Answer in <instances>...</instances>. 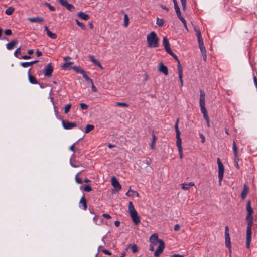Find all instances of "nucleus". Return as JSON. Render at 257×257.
I'll list each match as a JSON object with an SVG mask.
<instances>
[{"mask_svg": "<svg viewBox=\"0 0 257 257\" xmlns=\"http://www.w3.org/2000/svg\"><path fill=\"white\" fill-rule=\"evenodd\" d=\"M199 48L202 54H205L206 53V50L204 45L199 47Z\"/></svg>", "mask_w": 257, "mask_h": 257, "instance_id": "obj_50", "label": "nucleus"}, {"mask_svg": "<svg viewBox=\"0 0 257 257\" xmlns=\"http://www.w3.org/2000/svg\"><path fill=\"white\" fill-rule=\"evenodd\" d=\"M144 162L148 165H150L151 163L152 160L150 158L148 157L146 158V159L145 160V161Z\"/></svg>", "mask_w": 257, "mask_h": 257, "instance_id": "obj_55", "label": "nucleus"}, {"mask_svg": "<svg viewBox=\"0 0 257 257\" xmlns=\"http://www.w3.org/2000/svg\"><path fill=\"white\" fill-rule=\"evenodd\" d=\"M72 105L71 104H68L66 105L64 107V113L67 114L69 112Z\"/></svg>", "mask_w": 257, "mask_h": 257, "instance_id": "obj_42", "label": "nucleus"}, {"mask_svg": "<svg viewBox=\"0 0 257 257\" xmlns=\"http://www.w3.org/2000/svg\"><path fill=\"white\" fill-rule=\"evenodd\" d=\"M14 56L19 59L20 58V57H21V47L17 48L15 50V51L14 52Z\"/></svg>", "mask_w": 257, "mask_h": 257, "instance_id": "obj_36", "label": "nucleus"}, {"mask_svg": "<svg viewBox=\"0 0 257 257\" xmlns=\"http://www.w3.org/2000/svg\"><path fill=\"white\" fill-rule=\"evenodd\" d=\"M233 154H234V162L235 164V166L236 168L239 169V166L238 164V162L239 160V158L238 156V149L237 147V145L236 144V143L235 141H233V147H232Z\"/></svg>", "mask_w": 257, "mask_h": 257, "instance_id": "obj_6", "label": "nucleus"}, {"mask_svg": "<svg viewBox=\"0 0 257 257\" xmlns=\"http://www.w3.org/2000/svg\"><path fill=\"white\" fill-rule=\"evenodd\" d=\"M174 9H175V11H177L180 10V8L178 6V3H176V4H174Z\"/></svg>", "mask_w": 257, "mask_h": 257, "instance_id": "obj_62", "label": "nucleus"}, {"mask_svg": "<svg viewBox=\"0 0 257 257\" xmlns=\"http://www.w3.org/2000/svg\"><path fill=\"white\" fill-rule=\"evenodd\" d=\"M79 207L83 210H86L87 208V200L85 198V195L81 197L79 203Z\"/></svg>", "mask_w": 257, "mask_h": 257, "instance_id": "obj_11", "label": "nucleus"}, {"mask_svg": "<svg viewBox=\"0 0 257 257\" xmlns=\"http://www.w3.org/2000/svg\"><path fill=\"white\" fill-rule=\"evenodd\" d=\"M111 183L113 186L117 190H120L121 188V185L119 182L118 181L117 179L113 176L111 179Z\"/></svg>", "mask_w": 257, "mask_h": 257, "instance_id": "obj_20", "label": "nucleus"}, {"mask_svg": "<svg viewBox=\"0 0 257 257\" xmlns=\"http://www.w3.org/2000/svg\"><path fill=\"white\" fill-rule=\"evenodd\" d=\"M82 76H83V78L87 82H90V83H92V80L86 74V72L85 71L84 72V73H83V74H82Z\"/></svg>", "mask_w": 257, "mask_h": 257, "instance_id": "obj_39", "label": "nucleus"}, {"mask_svg": "<svg viewBox=\"0 0 257 257\" xmlns=\"http://www.w3.org/2000/svg\"><path fill=\"white\" fill-rule=\"evenodd\" d=\"M59 2L62 6L65 7L69 11L71 12L74 11V6L73 5L69 4L67 0H59Z\"/></svg>", "mask_w": 257, "mask_h": 257, "instance_id": "obj_10", "label": "nucleus"}, {"mask_svg": "<svg viewBox=\"0 0 257 257\" xmlns=\"http://www.w3.org/2000/svg\"><path fill=\"white\" fill-rule=\"evenodd\" d=\"M249 192V188L246 184H244L243 185V190L241 192V198L242 199H245L247 195L248 194Z\"/></svg>", "mask_w": 257, "mask_h": 257, "instance_id": "obj_21", "label": "nucleus"}, {"mask_svg": "<svg viewBox=\"0 0 257 257\" xmlns=\"http://www.w3.org/2000/svg\"><path fill=\"white\" fill-rule=\"evenodd\" d=\"M201 112L203 114V117L204 119L206 120V121H208V120H209V116H208L207 111L205 108V107H202L200 108Z\"/></svg>", "mask_w": 257, "mask_h": 257, "instance_id": "obj_29", "label": "nucleus"}, {"mask_svg": "<svg viewBox=\"0 0 257 257\" xmlns=\"http://www.w3.org/2000/svg\"><path fill=\"white\" fill-rule=\"evenodd\" d=\"M199 136H200V138L201 139V142L202 143H204V142L205 141V136L203 135V134H199Z\"/></svg>", "mask_w": 257, "mask_h": 257, "instance_id": "obj_59", "label": "nucleus"}, {"mask_svg": "<svg viewBox=\"0 0 257 257\" xmlns=\"http://www.w3.org/2000/svg\"><path fill=\"white\" fill-rule=\"evenodd\" d=\"M80 106L82 110H87L88 108V106L83 103H81Z\"/></svg>", "mask_w": 257, "mask_h": 257, "instance_id": "obj_49", "label": "nucleus"}, {"mask_svg": "<svg viewBox=\"0 0 257 257\" xmlns=\"http://www.w3.org/2000/svg\"><path fill=\"white\" fill-rule=\"evenodd\" d=\"M179 122V118H177L175 124V129L176 133V146L177 147L178 149L179 157L180 159H182L183 158V150L181 145L182 140L180 137V132L178 127Z\"/></svg>", "mask_w": 257, "mask_h": 257, "instance_id": "obj_2", "label": "nucleus"}, {"mask_svg": "<svg viewBox=\"0 0 257 257\" xmlns=\"http://www.w3.org/2000/svg\"><path fill=\"white\" fill-rule=\"evenodd\" d=\"M160 7L165 10H166L167 11H169V9L165 6V5H162V4H161L160 5Z\"/></svg>", "mask_w": 257, "mask_h": 257, "instance_id": "obj_61", "label": "nucleus"}, {"mask_svg": "<svg viewBox=\"0 0 257 257\" xmlns=\"http://www.w3.org/2000/svg\"><path fill=\"white\" fill-rule=\"evenodd\" d=\"M76 23L78 26H79L82 30H85L86 29V26L82 22H80L78 20H75Z\"/></svg>", "mask_w": 257, "mask_h": 257, "instance_id": "obj_37", "label": "nucleus"}, {"mask_svg": "<svg viewBox=\"0 0 257 257\" xmlns=\"http://www.w3.org/2000/svg\"><path fill=\"white\" fill-rule=\"evenodd\" d=\"M115 104H116V106H121V107H128L129 106V105L128 104L124 103V102H116Z\"/></svg>", "mask_w": 257, "mask_h": 257, "instance_id": "obj_41", "label": "nucleus"}, {"mask_svg": "<svg viewBox=\"0 0 257 257\" xmlns=\"http://www.w3.org/2000/svg\"><path fill=\"white\" fill-rule=\"evenodd\" d=\"M128 211L131 219L136 225L140 224L141 220L140 217L138 215V213L136 211L132 202L130 201L128 203Z\"/></svg>", "mask_w": 257, "mask_h": 257, "instance_id": "obj_4", "label": "nucleus"}, {"mask_svg": "<svg viewBox=\"0 0 257 257\" xmlns=\"http://www.w3.org/2000/svg\"><path fill=\"white\" fill-rule=\"evenodd\" d=\"M159 71L160 72H162L165 75H167L168 74V70L167 67L163 65L162 62L160 63Z\"/></svg>", "mask_w": 257, "mask_h": 257, "instance_id": "obj_25", "label": "nucleus"}, {"mask_svg": "<svg viewBox=\"0 0 257 257\" xmlns=\"http://www.w3.org/2000/svg\"><path fill=\"white\" fill-rule=\"evenodd\" d=\"M44 5L46 6H47L51 11H54L56 10L54 6H53L52 5H51L50 3L45 2L44 3Z\"/></svg>", "mask_w": 257, "mask_h": 257, "instance_id": "obj_40", "label": "nucleus"}, {"mask_svg": "<svg viewBox=\"0 0 257 257\" xmlns=\"http://www.w3.org/2000/svg\"><path fill=\"white\" fill-rule=\"evenodd\" d=\"M80 172L77 173V175L75 176V181L78 184H82V180L81 178L78 177V175L79 174Z\"/></svg>", "mask_w": 257, "mask_h": 257, "instance_id": "obj_47", "label": "nucleus"}, {"mask_svg": "<svg viewBox=\"0 0 257 257\" xmlns=\"http://www.w3.org/2000/svg\"><path fill=\"white\" fill-rule=\"evenodd\" d=\"M177 67L179 79V81L180 82L181 86L182 87L183 86V68H182L181 64L179 63L178 64H177Z\"/></svg>", "mask_w": 257, "mask_h": 257, "instance_id": "obj_12", "label": "nucleus"}, {"mask_svg": "<svg viewBox=\"0 0 257 257\" xmlns=\"http://www.w3.org/2000/svg\"><path fill=\"white\" fill-rule=\"evenodd\" d=\"M102 216H103V217H104L105 218H107V219H110V218H111V216H110L109 214H106H106H103L102 215Z\"/></svg>", "mask_w": 257, "mask_h": 257, "instance_id": "obj_63", "label": "nucleus"}, {"mask_svg": "<svg viewBox=\"0 0 257 257\" xmlns=\"http://www.w3.org/2000/svg\"><path fill=\"white\" fill-rule=\"evenodd\" d=\"M84 191L89 192L92 191V188L89 185H85L83 188Z\"/></svg>", "mask_w": 257, "mask_h": 257, "instance_id": "obj_44", "label": "nucleus"}, {"mask_svg": "<svg viewBox=\"0 0 257 257\" xmlns=\"http://www.w3.org/2000/svg\"><path fill=\"white\" fill-rule=\"evenodd\" d=\"M180 225L177 224L174 226V230L175 231H178L180 230Z\"/></svg>", "mask_w": 257, "mask_h": 257, "instance_id": "obj_60", "label": "nucleus"}, {"mask_svg": "<svg viewBox=\"0 0 257 257\" xmlns=\"http://www.w3.org/2000/svg\"><path fill=\"white\" fill-rule=\"evenodd\" d=\"M101 251L104 253V254L108 255H111L112 254L111 252L109 251V250L104 249L101 250Z\"/></svg>", "mask_w": 257, "mask_h": 257, "instance_id": "obj_53", "label": "nucleus"}, {"mask_svg": "<svg viewBox=\"0 0 257 257\" xmlns=\"http://www.w3.org/2000/svg\"><path fill=\"white\" fill-rule=\"evenodd\" d=\"M91 83L92 84V86H91L92 91L94 92H97V89L96 87L95 86V85H94L93 82L92 81V83Z\"/></svg>", "mask_w": 257, "mask_h": 257, "instance_id": "obj_56", "label": "nucleus"}, {"mask_svg": "<svg viewBox=\"0 0 257 257\" xmlns=\"http://www.w3.org/2000/svg\"><path fill=\"white\" fill-rule=\"evenodd\" d=\"M181 3L182 6V9L184 11L186 10V4H187V0H181Z\"/></svg>", "mask_w": 257, "mask_h": 257, "instance_id": "obj_43", "label": "nucleus"}, {"mask_svg": "<svg viewBox=\"0 0 257 257\" xmlns=\"http://www.w3.org/2000/svg\"><path fill=\"white\" fill-rule=\"evenodd\" d=\"M73 63V62H66L62 66V68L65 70H69L72 69V67H70V65H72Z\"/></svg>", "mask_w": 257, "mask_h": 257, "instance_id": "obj_28", "label": "nucleus"}, {"mask_svg": "<svg viewBox=\"0 0 257 257\" xmlns=\"http://www.w3.org/2000/svg\"><path fill=\"white\" fill-rule=\"evenodd\" d=\"M62 124L63 127L66 130H71L77 126L76 122H69L64 120H62Z\"/></svg>", "mask_w": 257, "mask_h": 257, "instance_id": "obj_9", "label": "nucleus"}, {"mask_svg": "<svg viewBox=\"0 0 257 257\" xmlns=\"http://www.w3.org/2000/svg\"><path fill=\"white\" fill-rule=\"evenodd\" d=\"M129 18L127 14L124 15V26L126 27L128 25Z\"/></svg>", "mask_w": 257, "mask_h": 257, "instance_id": "obj_38", "label": "nucleus"}, {"mask_svg": "<svg viewBox=\"0 0 257 257\" xmlns=\"http://www.w3.org/2000/svg\"><path fill=\"white\" fill-rule=\"evenodd\" d=\"M171 257H184V255H180L178 254H174L171 256Z\"/></svg>", "mask_w": 257, "mask_h": 257, "instance_id": "obj_64", "label": "nucleus"}, {"mask_svg": "<svg viewBox=\"0 0 257 257\" xmlns=\"http://www.w3.org/2000/svg\"><path fill=\"white\" fill-rule=\"evenodd\" d=\"M180 21L182 22V23L183 24V25L184 26V27L185 28V29L188 31V28H187V24H186V20H185V19L184 18H182V19H180Z\"/></svg>", "mask_w": 257, "mask_h": 257, "instance_id": "obj_52", "label": "nucleus"}, {"mask_svg": "<svg viewBox=\"0 0 257 257\" xmlns=\"http://www.w3.org/2000/svg\"><path fill=\"white\" fill-rule=\"evenodd\" d=\"M163 45L164 47V49L168 53V52H172V50L170 47L169 42L167 37H164L163 39Z\"/></svg>", "mask_w": 257, "mask_h": 257, "instance_id": "obj_16", "label": "nucleus"}, {"mask_svg": "<svg viewBox=\"0 0 257 257\" xmlns=\"http://www.w3.org/2000/svg\"><path fill=\"white\" fill-rule=\"evenodd\" d=\"M28 20L31 22H37L39 23H41L44 22V19L40 17L29 18Z\"/></svg>", "mask_w": 257, "mask_h": 257, "instance_id": "obj_23", "label": "nucleus"}, {"mask_svg": "<svg viewBox=\"0 0 257 257\" xmlns=\"http://www.w3.org/2000/svg\"><path fill=\"white\" fill-rule=\"evenodd\" d=\"M160 240L158 238V235L155 233L152 234L149 239L150 243L153 245H157V243H159V241Z\"/></svg>", "mask_w": 257, "mask_h": 257, "instance_id": "obj_19", "label": "nucleus"}, {"mask_svg": "<svg viewBox=\"0 0 257 257\" xmlns=\"http://www.w3.org/2000/svg\"><path fill=\"white\" fill-rule=\"evenodd\" d=\"M246 210L247 212V214L245 218L247 223L246 229V247L247 248H249L251 241V230L253 221V217L252 216L253 210L251 206L250 200H248L247 202Z\"/></svg>", "mask_w": 257, "mask_h": 257, "instance_id": "obj_1", "label": "nucleus"}, {"mask_svg": "<svg viewBox=\"0 0 257 257\" xmlns=\"http://www.w3.org/2000/svg\"><path fill=\"white\" fill-rule=\"evenodd\" d=\"M5 34L7 36H10L12 34V32L11 29H6L4 31Z\"/></svg>", "mask_w": 257, "mask_h": 257, "instance_id": "obj_51", "label": "nucleus"}, {"mask_svg": "<svg viewBox=\"0 0 257 257\" xmlns=\"http://www.w3.org/2000/svg\"><path fill=\"white\" fill-rule=\"evenodd\" d=\"M54 112H55V114L56 116V117L58 118V119H61V116H60L59 115V112H58V111L57 110V108L55 106V105H54Z\"/></svg>", "mask_w": 257, "mask_h": 257, "instance_id": "obj_48", "label": "nucleus"}, {"mask_svg": "<svg viewBox=\"0 0 257 257\" xmlns=\"http://www.w3.org/2000/svg\"><path fill=\"white\" fill-rule=\"evenodd\" d=\"M168 54H169L171 56H172L173 58H175V59L178 62V64L180 63V61L178 59V57L173 52V51H172V52H170V51L168 52Z\"/></svg>", "mask_w": 257, "mask_h": 257, "instance_id": "obj_46", "label": "nucleus"}, {"mask_svg": "<svg viewBox=\"0 0 257 257\" xmlns=\"http://www.w3.org/2000/svg\"><path fill=\"white\" fill-rule=\"evenodd\" d=\"M94 129V126L92 124H87L86 126L85 133L87 134Z\"/></svg>", "mask_w": 257, "mask_h": 257, "instance_id": "obj_34", "label": "nucleus"}, {"mask_svg": "<svg viewBox=\"0 0 257 257\" xmlns=\"http://www.w3.org/2000/svg\"><path fill=\"white\" fill-rule=\"evenodd\" d=\"M159 246L154 252V256L155 257L159 256L163 252L165 248V245L163 240H160V241H159Z\"/></svg>", "mask_w": 257, "mask_h": 257, "instance_id": "obj_8", "label": "nucleus"}, {"mask_svg": "<svg viewBox=\"0 0 257 257\" xmlns=\"http://www.w3.org/2000/svg\"><path fill=\"white\" fill-rule=\"evenodd\" d=\"M78 16L82 19L87 20L90 18L89 15L85 14L84 12H80L78 14Z\"/></svg>", "mask_w": 257, "mask_h": 257, "instance_id": "obj_30", "label": "nucleus"}, {"mask_svg": "<svg viewBox=\"0 0 257 257\" xmlns=\"http://www.w3.org/2000/svg\"><path fill=\"white\" fill-rule=\"evenodd\" d=\"M200 95L199 98V104L200 108L205 107V94L204 92L202 90H200Z\"/></svg>", "mask_w": 257, "mask_h": 257, "instance_id": "obj_13", "label": "nucleus"}, {"mask_svg": "<svg viewBox=\"0 0 257 257\" xmlns=\"http://www.w3.org/2000/svg\"><path fill=\"white\" fill-rule=\"evenodd\" d=\"M147 41L149 48H157L159 46V38L154 31L147 35Z\"/></svg>", "mask_w": 257, "mask_h": 257, "instance_id": "obj_3", "label": "nucleus"}, {"mask_svg": "<svg viewBox=\"0 0 257 257\" xmlns=\"http://www.w3.org/2000/svg\"><path fill=\"white\" fill-rule=\"evenodd\" d=\"M70 164L74 168H77L80 166V164H76L75 163L72 162L71 159H70Z\"/></svg>", "mask_w": 257, "mask_h": 257, "instance_id": "obj_54", "label": "nucleus"}, {"mask_svg": "<svg viewBox=\"0 0 257 257\" xmlns=\"http://www.w3.org/2000/svg\"><path fill=\"white\" fill-rule=\"evenodd\" d=\"M131 249L133 253H136L138 251V246L136 244H134L131 245Z\"/></svg>", "mask_w": 257, "mask_h": 257, "instance_id": "obj_45", "label": "nucleus"}, {"mask_svg": "<svg viewBox=\"0 0 257 257\" xmlns=\"http://www.w3.org/2000/svg\"><path fill=\"white\" fill-rule=\"evenodd\" d=\"M15 9L12 7H10L8 8L6 11L5 13L7 15H10L13 14V13L14 12Z\"/></svg>", "mask_w": 257, "mask_h": 257, "instance_id": "obj_35", "label": "nucleus"}, {"mask_svg": "<svg viewBox=\"0 0 257 257\" xmlns=\"http://www.w3.org/2000/svg\"><path fill=\"white\" fill-rule=\"evenodd\" d=\"M126 196L127 197H131L133 196L134 195H135L137 197H139V195L138 193L133 190H132L131 189H129V190L125 194Z\"/></svg>", "mask_w": 257, "mask_h": 257, "instance_id": "obj_32", "label": "nucleus"}, {"mask_svg": "<svg viewBox=\"0 0 257 257\" xmlns=\"http://www.w3.org/2000/svg\"><path fill=\"white\" fill-rule=\"evenodd\" d=\"M89 60L96 66H97L101 69H103L102 66L100 62L96 59L93 55H90L88 56Z\"/></svg>", "mask_w": 257, "mask_h": 257, "instance_id": "obj_17", "label": "nucleus"}, {"mask_svg": "<svg viewBox=\"0 0 257 257\" xmlns=\"http://www.w3.org/2000/svg\"><path fill=\"white\" fill-rule=\"evenodd\" d=\"M182 185V189L184 190H188L190 187H193L195 185V184L193 182L189 183H184L181 184Z\"/></svg>", "mask_w": 257, "mask_h": 257, "instance_id": "obj_27", "label": "nucleus"}, {"mask_svg": "<svg viewBox=\"0 0 257 257\" xmlns=\"http://www.w3.org/2000/svg\"><path fill=\"white\" fill-rule=\"evenodd\" d=\"M217 164L218 166V175L221 176V175L224 176V168L223 164L222 163L220 159L218 158L217 159Z\"/></svg>", "mask_w": 257, "mask_h": 257, "instance_id": "obj_15", "label": "nucleus"}, {"mask_svg": "<svg viewBox=\"0 0 257 257\" xmlns=\"http://www.w3.org/2000/svg\"><path fill=\"white\" fill-rule=\"evenodd\" d=\"M53 67L51 63H48L44 68V73L45 76L50 78L53 72Z\"/></svg>", "mask_w": 257, "mask_h": 257, "instance_id": "obj_7", "label": "nucleus"}, {"mask_svg": "<svg viewBox=\"0 0 257 257\" xmlns=\"http://www.w3.org/2000/svg\"><path fill=\"white\" fill-rule=\"evenodd\" d=\"M72 69L74 70L76 73H79L81 74H83V73H84L85 70L81 68L79 66H75L73 67H72Z\"/></svg>", "mask_w": 257, "mask_h": 257, "instance_id": "obj_31", "label": "nucleus"}, {"mask_svg": "<svg viewBox=\"0 0 257 257\" xmlns=\"http://www.w3.org/2000/svg\"><path fill=\"white\" fill-rule=\"evenodd\" d=\"M224 236L225 246L229 249V250L231 251V245L230 237L229 236V229L227 226H226L225 228Z\"/></svg>", "mask_w": 257, "mask_h": 257, "instance_id": "obj_5", "label": "nucleus"}, {"mask_svg": "<svg viewBox=\"0 0 257 257\" xmlns=\"http://www.w3.org/2000/svg\"><path fill=\"white\" fill-rule=\"evenodd\" d=\"M38 62V60H34L31 62H21L20 63V65L21 66H22L24 68H27L30 66H32L33 64L37 63Z\"/></svg>", "mask_w": 257, "mask_h": 257, "instance_id": "obj_24", "label": "nucleus"}, {"mask_svg": "<svg viewBox=\"0 0 257 257\" xmlns=\"http://www.w3.org/2000/svg\"><path fill=\"white\" fill-rule=\"evenodd\" d=\"M18 43V41L17 40H13L11 42H9L6 45V48L8 50H12L13 49L15 45Z\"/></svg>", "mask_w": 257, "mask_h": 257, "instance_id": "obj_26", "label": "nucleus"}, {"mask_svg": "<svg viewBox=\"0 0 257 257\" xmlns=\"http://www.w3.org/2000/svg\"><path fill=\"white\" fill-rule=\"evenodd\" d=\"M194 29L196 33V36H197V39H198L199 47L204 46L203 39L202 38L201 33L199 31V29L198 28H195Z\"/></svg>", "mask_w": 257, "mask_h": 257, "instance_id": "obj_14", "label": "nucleus"}, {"mask_svg": "<svg viewBox=\"0 0 257 257\" xmlns=\"http://www.w3.org/2000/svg\"><path fill=\"white\" fill-rule=\"evenodd\" d=\"M223 175H221V176L218 175V179H219L218 184H219V186L221 185V183H222V180L223 179Z\"/></svg>", "mask_w": 257, "mask_h": 257, "instance_id": "obj_58", "label": "nucleus"}, {"mask_svg": "<svg viewBox=\"0 0 257 257\" xmlns=\"http://www.w3.org/2000/svg\"><path fill=\"white\" fill-rule=\"evenodd\" d=\"M31 68L29 69L28 72V77L29 81L30 83L32 84H38V81L36 80V78L34 76L31 75Z\"/></svg>", "mask_w": 257, "mask_h": 257, "instance_id": "obj_18", "label": "nucleus"}, {"mask_svg": "<svg viewBox=\"0 0 257 257\" xmlns=\"http://www.w3.org/2000/svg\"><path fill=\"white\" fill-rule=\"evenodd\" d=\"M165 20L163 19H160V18H157V20H156V24L159 26V27H162L164 23H165Z\"/></svg>", "mask_w": 257, "mask_h": 257, "instance_id": "obj_33", "label": "nucleus"}, {"mask_svg": "<svg viewBox=\"0 0 257 257\" xmlns=\"http://www.w3.org/2000/svg\"><path fill=\"white\" fill-rule=\"evenodd\" d=\"M31 58V57L30 55H24V56H21L20 59H23L25 60L29 59Z\"/></svg>", "mask_w": 257, "mask_h": 257, "instance_id": "obj_57", "label": "nucleus"}, {"mask_svg": "<svg viewBox=\"0 0 257 257\" xmlns=\"http://www.w3.org/2000/svg\"><path fill=\"white\" fill-rule=\"evenodd\" d=\"M45 31L46 32L47 35L51 39H55L57 36L56 34L52 33L47 26L44 27Z\"/></svg>", "mask_w": 257, "mask_h": 257, "instance_id": "obj_22", "label": "nucleus"}]
</instances>
